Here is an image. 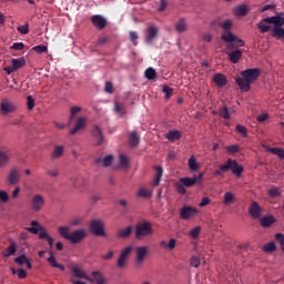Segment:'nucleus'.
<instances>
[{"label": "nucleus", "mask_w": 284, "mask_h": 284, "mask_svg": "<svg viewBox=\"0 0 284 284\" xmlns=\"http://www.w3.org/2000/svg\"><path fill=\"white\" fill-rule=\"evenodd\" d=\"M27 232H30V234H39L40 241L45 240L49 244L50 250L54 247V239L52 236H49V234L45 232V227L41 225L37 221H31V226L26 227Z\"/></svg>", "instance_id": "f257e3e1"}, {"label": "nucleus", "mask_w": 284, "mask_h": 284, "mask_svg": "<svg viewBox=\"0 0 284 284\" xmlns=\"http://www.w3.org/2000/svg\"><path fill=\"white\" fill-rule=\"evenodd\" d=\"M154 234V230L152 229V223L150 222H139L135 225V239L141 241V239H145V236H152Z\"/></svg>", "instance_id": "f03ea898"}, {"label": "nucleus", "mask_w": 284, "mask_h": 284, "mask_svg": "<svg viewBox=\"0 0 284 284\" xmlns=\"http://www.w3.org/2000/svg\"><path fill=\"white\" fill-rule=\"evenodd\" d=\"M89 230L91 234H94V236H108L103 222L99 220L91 221Z\"/></svg>", "instance_id": "7ed1b4c3"}, {"label": "nucleus", "mask_w": 284, "mask_h": 284, "mask_svg": "<svg viewBox=\"0 0 284 284\" xmlns=\"http://www.w3.org/2000/svg\"><path fill=\"white\" fill-rule=\"evenodd\" d=\"M0 112L2 116H8V114H12L17 112V105L12 103L9 99H2L0 103Z\"/></svg>", "instance_id": "20e7f679"}, {"label": "nucleus", "mask_w": 284, "mask_h": 284, "mask_svg": "<svg viewBox=\"0 0 284 284\" xmlns=\"http://www.w3.org/2000/svg\"><path fill=\"white\" fill-rule=\"evenodd\" d=\"M222 170H231L235 176H241V174H243V166L239 165V162L232 159H229L222 164Z\"/></svg>", "instance_id": "39448f33"}, {"label": "nucleus", "mask_w": 284, "mask_h": 284, "mask_svg": "<svg viewBox=\"0 0 284 284\" xmlns=\"http://www.w3.org/2000/svg\"><path fill=\"white\" fill-rule=\"evenodd\" d=\"M148 256V246H138L135 248V267H143L145 257Z\"/></svg>", "instance_id": "423d86ee"}, {"label": "nucleus", "mask_w": 284, "mask_h": 284, "mask_svg": "<svg viewBox=\"0 0 284 284\" xmlns=\"http://www.w3.org/2000/svg\"><path fill=\"white\" fill-rule=\"evenodd\" d=\"M19 181H21V170L17 166H13L7 175V183L8 185L12 186L17 185Z\"/></svg>", "instance_id": "0eeeda50"}, {"label": "nucleus", "mask_w": 284, "mask_h": 284, "mask_svg": "<svg viewBox=\"0 0 284 284\" xmlns=\"http://www.w3.org/2000/svg\"><path fill=\"white\" fill-rule=\"evenodd\" d=\"M199 214V209L193 206H183L180 210V219L183 221H190V219H194Z\"/></svg>", "instance_id": "6e6552de"}, {"label": "nucleus", "mask_w": 284, "mask_h": 284, "mask_svg": "<svg viewBox=\"0 0 284 284\" xmlns=\"http://www.w3.org/2000/svg\"><path fill=\"white\" fill-rule=\"evenodd\" d=\"M45 205V197L41 194H36L31 199V210L33 212H41Z\"/></svg>", "instance_id": "1a4fd4ad"}, {"label": "nucleus", "mask_w": 284, "mask_h": 284, "mask_svg": "<svg viewBox=\"0 0 284 284\" xmlns=\"http://www.w3.org/2000/svg\"><path fill=\"white\" fill-rule=\"evenodd\" d=\"M26 65V59H12L11 65L6 67L3 70L7 72V74H12V72H17V70H21Z\"/></svg>", "instance_id": "9d476101"}, {"label": "nucleus", "mask_w": 284, "mask_h": 284, "mask_svg": "<svg viewBox=\"0 0 284 284\" xmlns=\"http://www.w3.org/2000/svg\"><path fill=\"white\" fill-rule=\"evenodd\" d=\"M241 77L250 81L251 83H254L258 77H261V69L252 68V69H246L241 72Z\"/></svg>", "instance_id": "9b49d317"}, {"label": "nucleus", "mask_w": 284, "mask_h": 284, "mask_svg": "<svg viewBox=\"0 0 284 284\" xmlns=\"http://www.w3.org/2000/svg\"><path fill=\"white\" fill-rule=\"evenodd\" d=\"M87 236H88V233L85 232V230L80 229L71 233L69 241L73 245H77V243H81V241H83V239H87Z\"/></svg>", "instance_id": "f8f14e48"}, {"label": "nucleus", "mask_w": 284, "mask_h": 284, "mask_svg": "<svg viewBox=\"0 0 284 284\" xmlns=\"http://www.w3.org/2000/svg\"><path fill=\"white\" fill-rule=\"evenodd\" d=\"M132 246H126L123 248L120 253V256L118 258V267L123 268L125 267V264L128 263V258L130 257V254H132Z\"/></svg>", "instance_id": "ddd939ff"}, {"label": "nucleus", "mask_w": 284, "mask_h": 284, "mask_svg": "<svg viewBox=\"0 0 284 284\" xmlns=\"http://www.w3.org/2000/svg\"><path fill=\"white\" fill-rule=\"evenodd\" d=\"M222 39L225 41V43H237L239 47L245 45V42L242 39H239L230 31H224Z\"/></svg>", "instance_id": "4468645a"}, {"label": "nucleus", "mask_w": 284, "mask_h": 284, "mask_svg": "<svg viewBox=\"0 0 284 284\" xmlns=\"http://www.w3.org/2000/svg\"><path fill=\"white\" fill-rule=\"evenodd\" d=\"M89 283H95V284H106L108 280H105V276L101 271H93L91 272V277L89 276V280H87Z\"/></svg>", "instance_id": "2eb2a0df"}, {"label": "nucleus", "mask_w": 284, "mask_h": 284, "mask_svg": "<svg viewBox=\"0 0 284 284\" xmlns=\"http://www.w3.org/2000/svg\"><path fill=\"white\" fill-rule=\"evenodd\" d=\"M91 23H93L94 28L98 30H104L108 26V20L103 16L95 14L91 17Z\"/></svg>", "instance_id": "dca6fc26"}, {"label": "nucleus", "mask_w": 284, "mask_h": 284, "mask_svg": "<svg viewBox=\"0 0 284 284\" xmlns=\"http://www.w3.org/2000/svg\"><path fill=\"white\" fill-rule=\"evenodd\" d=\"M272 24L274 22L272 21V17L264 18L257 23V28L260 29V32L262 34H265V32H270L272 30Z\"/></svg>", "instance_id": "f3484780"}, {"label": "nucleus", "mask_w": 284, "mask_h": 284, "mask_svg": "<svg viewBox=\"0 0 284 284\" xmlns=\"http://www.w3.org/2000/svg\"><path fill=\"white\" fill-rule=\"evenodd\" d=\"M248 214L252 219H261V215L263 214V209H261V205H258L257 202H252L248 205Z\"/></svg>", "instance_id": "a211bd4d"}, {"label": "nucleus", "mask_w": 284, "mask_h": 284, "mask_svg": "<svg viewBox=\"0 0 284 284\" xmlns=\"http://www.w3.org/2000/svg\"><path fill=\"white\" fill-rule=\"evenodd\" d=\"M159 36V28L156 26H151L146 29L145 43H152L155 37Z\"/></svg>", "instance_id": "6ab92c4d"}, {"label": "nucleus", "mask_w": 284, "mask_h": 284, "mask_svg": "<svg viewBox=\"0 0 284 284\" xmlns=\"http://www.w3.org/2000/svg\"><path fill=\"white\" fill-rule=\"evenodd\" d=\"M235 83H237V85H239L240 90H242V92H250V85L252 84V82L250 80L245 79L244 77L236 78Z\"/></svg>", "instance_id": "aec40b11"}, {"label": "nucleus", "mask_w": 284, "mask_h": 284, "mask_svg": "<svg viewBox=\"0 0 284 284\" xmlns=\"http://www.w3.org/2000/svg\"><path fill=\"white\" fill-rule=\"evenodd\" d=\"M213 81L217 85V88H225L227 85V78L223 73H215L213 75Z\"/></svg>", "instance_id": "412c9836"}, {"label": "nucleus", "mask_w": 284, "mask_h": 284, "mask_svg": "<svg viewBox=\"0 0 284 284\" xmlns=\"http://www.w3.org/2000/svg\"><path fill=\"white\" fill-rule=\"evenodd\" d=\"M71 272L75 278H84V281L90 280V276L79 266H72Z\"/></svg>", "instance_id": "4be33fe9"}, {"label": "nucleus", "mask_w": 284, "mask_h": 284, "mask_svg": "<svg viewBox=\"0 0 284 284\" xmlns=\"http://www.w3.org/2000/svg\"><path fill=\"white\" fill-rule=\"evenodd\" d=\"M85 123H88V119L80 116L75 121V125L74 128L70 131L71 135L77 134V132H79V130H82V128H85Z\"/></svg>", "instance_id": "5701e85b"}, {"label": "nucleus", "mask_w": 284, "mask_h": 284, "mask_svg": "<svg viewBox=\"0 0 284 284\" xmlns=\"http://www.w3.org/2000/svg\"><path fill=\"white\" fill-rule=\"evenodd\" d=\"M92 136L95 138L97 144L95 145H101L103 143L104 138H103V131L99 125H94L92 129Z\"/></svg>", "instance_id": "b1692460"}, {"label": "nucleus", "mask_w": 284, "mask_h": 284, "mask_svg": "<svg viewBox=\"0 0 284 284\" xmlns=\"http://www.w3.org/2000/svg\"><path fill=\"white\" fill-rule=\"evenodd\" d=\"M50 256L48 257V263H50L51 267H57L58 270H61V272H65V266L63 264H60L57 262V257H54V252H49Z\"/></svg>", "instance_id": "393cba45"}, {"label": "nucleus", "mask_w": 284, "mask_h": 284, "mask_svg": "<svg viewBox=\"0 0 284 284\" xmlns=\"http://www.w3.org/2000/svg\"><path fill=\"white\" fill-rule=\"evenodd\" d=\"M10 156H12L10 151H0V168H6L10 163Z\"/></svg>", "instance_id": "a878e982"}, {"label": "nucleus", "mask_w": 284, "mask_h": 284, "mask_svg": "<svg viewBox=\"0 0 284 284\" xmlns=\"http://www.w3.org/2000/svg\"><path fill=\"white\" fill-rule=\"evenodd\" d=\"M242 57H243V51L235 50L229 54V61H231V63H239Z\"/></svg>", "instance_id": "bb28decb"}, {"label": "nucleus", "mask_w": 284, "mask_h": 284, "mask_svg": "<svg viewBox=\"0 0 284 284\" xmlns=\"http://www.w3.org/2000/svg\"><path fill=\"white\" fill-rule=\"evenodd\" d=\"M274 223H276V217H274V215L264 216L261 219L262 227H271L274 225Z\"/></svg>", "instance_id": "cd10ccee"}, {"label": "nucleus", "mask_w": 284, "mask_h": 284, "mask_svg": "<svg viewBox=\"0 0 284 284\" xmlns=\"http://www.w3.org/2000/svg\"><path fill=\"white\" fill-rule=\"evenodd\" d=\"M175 30L176 32H185V30H187V20H185V18H181L180 20H178V22L175 23Z\"/></svg>", "instance_id": "c85d7f7f"}, {"label": "nucleus", "mask_w": 284, "mask_h": 284, "mask_svg": "<svg viewBox=\"0 0 284 284\" xmlns=\"http://www.w3.org/2000/svg\"><path fill=\"white\" fill-rule=\"evenodd\" d=\"M63 152H65L63 145H55L53 152L51 153V159H61V156H63Z\"/></svg>", "instance_id": "c756f323"}, {"label": "nucleus", "mask_w": 284, "mask_h": 284, "mask_svg": "<svg viewBox=\"0 0 284 284\" xmlns=\"http://www.w3.org/2000/svg\"><path fill=\"white\" fill-rule=\"evenodd\" d=\"M196 178H181L180 183L184 185V187H194L196 185Z\"/></svg>", "instance_id": "7c9ffc66"}, {"label": "nucleus", "mask_w": 284, "mask_h": 284, "mask_svg": "<svg viewBox=\"0 0 284 284\" xmlns=\"http://www.w3.org/2000/svg\"><path fill=\"white\" fill-rule=\"evenodd\" d=\"M165 139H168L171 142L179 141V139H181V131L179 130L169 131L165 134Z\"/></svg>", "instance_id": "2f4dec72"}, {"label": "nucleus", "mask_w": 284, "mask_h": 284, "mask_svg": "<svg viewBox=\"0 0 284 284\" xmlns=\"http://www.w3.org/2000/svg\"><path fill=\"white\" fill-rule=\"evenodd\" d=\"M58 233L62 239H65V241H70V226H59Z\"/></svg>", "instance_id": "473e14b6"}, {"label": "nucleus", "mask_w": 284, "mask_h": 284, "mask_svg": "<svg viewBox=\"0 0 284 284\" xmlns=\"http://www.w3.org/2000/svg\"><path fill=\"white\" fill-rule=\"evenodd\" d=\"M132 234V226H128L126 229H121L116 232L118 239H128Z\"/></svg>", "instance_id": "72a5a7b5"}, {"label": "nucleus", "mask_w": 284, "mask_h": 284, "mask_svg": "<svg viewBox=\"0 0 284 284\" xmlns=\"http://www.w3.org/2000/svg\"><path fill=\"white\" fill-rule=\"evenodd\" d=\"M154 170L156 171V174L153 179V185L156 186L161 183V178L163 176V168L155 166Z\"/></svg>", "instance_id": "f704fd0d"}, {"label": "nucleus", "mask_w": 284, "mask_h": 284, "mask_svg": "<svg viewBox=\"0 0 284 284\" xmlns=\"http://www.w3.org/2000/svg\"><path fill=\"white\" fill-rule=\"evenodd\" d=\"M141 139L139 138V135L136 134V132H131L130 136H129V143L131 145V148H136V145H139Z\"/></svg>", "instance_id": "c9c22d12"}, {"label": "nucleus", "mask_w": 284, "mask_h": 284, "mask_svg": "<svg viewBox=\"0 0 284 284\" xmlns=\"http://www.w3.org/2000/svg\"><path fill=\"white\" fill-rule=\"evenodd\" d=\"M13 254H17V243L11 242L8 248L6 250V253L3 254V256L8 258L10 256H13Z\"/></svg>", "instance_id": "e433bc0d"}, {"label": "nucleus", "mask_w": 284, "mask_h": 284, "mask_svg": "<svg viewBox=\"0 0 284 284\" xmlns=\"http://www.w3.org/2000/svg\"><path fill=\"white\" fill-rule=\"evenodd\" d=\"M144 77L145 79H148L149 81H154V79H156V70H154V68L150 67L144 71Z\"/></svg>", "instance_id": "4c0bfd02"}, {"label": "nucleus", "mask_w": 284, "mask_h": 284, "mask_svg": "<svg viewBox=\"0 0 284 284\" xmlns=\"http://www.w3.org/2000/svg\"><path fill=\"white\" fill-rule=\"evenodd\" d=\"M268 151L281 159V161L284 160V149L283 148H270Z\"/></svg>", "instance_id": "58836bf2"}, {"label": "nucleus", "mask_w": 284, "mask_h": 284, "mask_svg": "<svg viewBox=\"0 0 284 284\" xmlns=\"http://www.w3.org/2000/svg\"><path fill=\"white\" fill-rule=\"evenodd\" d=\"M136 196L139 199H150V196H152V192H150L148 189L145 187H140L138 193H136Z\"/></svg>", "instance_id": "ea45409f"}, {"label": "nucleus", "mask_w": 284, "mask_h": 284, "mask_svg": "<svg viewBox=\"0 0 284 284\" xmlns=\"http://www.w3.org/2000/svg\"><path fill=\"white\" fill-rule=\"evenodd\" d=\"M271 21L273 22V26L275 28H281L282 26H284V18L281 16L271 17Z\"/></svg>", "instance_id": "a19ab883"}, {"label": "nucleus", "mask_w": 284, "mask_h": 284, "mask_svg": "<svg viewBox=\"0 0 284 284\" xmlns=\"http://www.w3.org/2000/svg\"><path fill=\"white\" fill-rule=\"evenodd\" d=\"M234 201H236V197L234 196V194L232 192H226L224 194V205H232V203H234Z\"/></svg>", "instance_id": "79ce46f5"}, {"label": "nucleus", "mask_w": 284, "mask_h": 284, "mask_svg": "<svg viewBox=\"0 0 284 284\" xmlns=\"http://www.w3.org/2000/svg\"><path fill=\"white\" fill-rule=\"evenodd\" d=\"M272 37H274L275 39H284V29L281 27H274Z\"/></svg>", "instance_id": "37998d69"}, {"label": "nucleus", "mask_w": 284, "mask_h": 284, "mask_svg": "<svg viewBox=\"0 0 284 284\" xmlns=\"http://www.w3.org/2000/svg\"><path fill=\"white\" fill-rule=\"evenodd\" d=\"M189 169L191 172H196V170H199V162H196V156L192 155L189 159Z\"/></svg>", "instance_id": "c03bdc74"}, {"label": "nucleus", "mask_w": 284, "mask_h": 284, "mask_svg": "<svg viewBox=\"0 0 284 284\" xmlns=\"http://www.w3.org/2000/svg\"><path fill=\"white\" fill-rule=\"evenodd\" d=\"M235 17H245V14H247V6L245 4H242V6H239L235 11Z\"/></svg>", "instance_id": "a18cd8bd"}, {"label": "nucleus", "mask_w": 284, "mask_h": 284, "mask_svg": "<svg viewBox=\"0 0 284 284\" xmlns=\"http://www.w3.org/2000/svg\"><path fill=\"white\" fill-rule=\"evenodd\" d=\"M119 161H120V168L122 169L130 168V160H128V156H125L124 154H120Z\"/></svg>", "instance_id": "49530a36"}, {"label": "nucleus", "mask_w": 284, "mask_h": 284, "mask_svg": "<svg viewBox=\"0 0 284 284\" xmlns=\"http://www.w3.org/2000/svg\"><path fill=\"white\" fill-rule=\"evenodd\" d=\"M235 130L243 139H247V128L245 125L237 124Z\"/></svg>", "instance_id": "de8ad7c7"}, {"label": "nucleus", "mask_w": 284, "mask_h": 284, "mask_svg": "<svg viewBox=\"0 0 284 284\" xmlns=\"http://www.w3.org/2000/svg\"><path fill=\"white\" fill-rule=\"evenodd\" d=\"M114 111L118 113V114H125V105L119 103V102H114Z\"/></svg>", "instance_id": "09e8293b"}, {"label": "nucleus", "mask_w": 284, "mask_h": 284, "mask_svg": "<svg viewBox=\"0 0 284 284\" xmlns=\"http://www.w3.org/2000/svg\"><path fill=\"white\" fill-rule=\"evenodd\" d=\"M112 161H114V156L113 155L104 156L103 160H102L103 168H110V165H112Z\"/></svg>", "instance_id": "8fccbe9b"}, {"label": "nucleus", "mask_w": 284, "mask_h": 284, "mask_svg": "<svg viewBox=\"0 0 284 284\" xmlns=\"http://www.w3.org/2000/svg\"><path fill=\"white\" fill-rule=\"evenodd\" d=\"M28 256H26V254H22L18 257L14 258V263H17L18 265H26V263H28Z\"/></svg>", "instance_id": "3c124183"}, {"label": "nucleus", "mask_w": 284, "mask_h": 284, "mask_svg": "<svg viewBox=\"0 0 284 284\" xmlns=\"http://www.w3.org/2000/svg\"><path fill=\"white\" fill-rule=\"evenodd\" d=\"M267 194L271 196V199H276V196H281V191L278 187H272L268 190Z\"/></svg>", "instance_id": "603ef678"}, {"label": "nucleus", "mask_w": 284, "mask_h": 284, "mask_svg": "<svg viewBox=\"0 0 284 284\" xmlns=\"http://www.w3.org/2000/svg\"><path fill=\"white\" fill-rule=\"evenodd\" d=\"M162 92L165 94V99H170V97H172V94H174V89H172L168 85H163Z\"/></svg>", "instance_id": "864d4df0"}, {"label": "nucleus", "mask_w": 284, "mask_h": 284, "mask_svg": "<svg viewBox=\"0 0 284 284\" xmlns=\"http://www.w3.org/2000/svg\"><path fill=\"white\" fill-rule=\"evenodd\" d=\"M220 116L225 120L230 119V109H227L226 106H222L220 109Z\"/></svg>", "instance_id": "5fc2aeb1"}, {"label": "nucleus", "mask_w": 284, "mask_h": 284, "mask_svg": "<svg viewBox=\"0 0 284 284\" xmlns=\"http://www.w3.org/2000/svg\"><path fill=\"white\" fill-rule=\"evenodd\" d=\"M79 112H81V106H72L70 109V123L72 122V119L79 114Z\"/></svg>", "instance_id": "6e6d98bb"}, {"label": "nucleus", "mask_w": 284, "mask_h": 284, "mask_svg": "<svg viewBox=\"0 0 284 284\" xmlns=\"http://www.w3.org/2000/svg\"><path fill=\"white\" fill-rule=\"evenodd\" d=\"M191 267H200L201 258L199 256H192L190 260Z\"/></svg>", "instance_id": "4d7b16f0"}, {"label": "nucleus", "mask_w": 284, "mask_h": 284, "mask_svg": "<svg viewBox=\"0 0 284 284\" xmlns=\"http://www.w3.org/2000/svg\"><path fill=\"white\" fill-rule=\"evenodd\" d=\"M199 234H201V226H195L190 231L191 239H199Z\"/></svg>", "instance_id": "13d9d810"}, {"label": "nucleus", "mask_w": 284, "mask_h": 284, "mask_svg": "<svg viewBox=\"0 0 284 284\" xmlns=\"http://www.w3.org/2000/svg\"><path fill=\"white\" fill-rule=\"evenodd\" d=\"M33 52H37L38 54H43V52L48 51V47L47 45H36L32 48Z\"/></svg>", "instance_id": "bf43d9fd"}, {"label": "nucleus", "mask_w": 284, "mask_h": 284, "mask_svg": "<svg viewBox=\"0 0 284 284\" xmlns=\"http://www.w3.org/2000/svg\"><path fill=\"white\" fill-rule=\"evenodd\" d=\"M8 201H10V195H8V192L0 190V202L8 203Z\"/></svg>", "instance_id": "052dcab7"}, {"label": "nucleus", "mask_w": 284, "mask_h": 284, "mask_svg": "<svg viewBox=\"0 0 284 284\" xmlns=\"http://www.w3.org/2000/svg\"><path fill=\"white\" fill-rule=\"evenodd\" d=\"M175 190L179 194H185L187 192V190H185V184L181 182L175 183Z\"/></svg>", "instance_id": "680f3d73"}, {"label": "nucleus", "mask_w": 284, "mask_h": 284, "mask_svg": "<svg viewBox=\"0 0 284 284\" xmlns=\"http://www.w3.org/2000/svg\"><path fill=\"white\" fill-rule=\"evenodd\" d=\"M129 34L133 45H139V42L136 41L139 39V33H136L135 31H130Z\"/></svg>", "instance_id": "e2e57ef3"}, {"label": "nucleus", "mask_w": 284, "mask_h": 284, "mask_svg": "<svg viewBox=\"0 0 284 284\" xmlns=\"http://www.w3.org/2000/svg\"><path fill=\"white\" fill-rule=\"evenodd\" d=\"M17 30L18 32H20V34H28L30 32L28 23H26L24 26L17 27Z\"/></svg>", "instance_id": "0e129e2a"}, {"label": "nucleus", "mask_w": 284, "mask_h": 284, "mask_svg": "<svg viewBox=\"0 0 284 284\" xmlns=\"http://www.w3.org/2000/svg\"><path fill=\"white\" fill-rule=\"evenodd\" d=\"M263 250L265 252H275L276 251V244H274V242L267 243L266 245L263 246Z\"/></svg>", "instance_id": "69168bd1"}, {"label": "nucleus", "mask_w": 284, "mask_h": 284, "mask_svg": "<svg viewBox=\"0 0 284 284\" xmlns=\"http://www.w3.org/2000/svg\"><path fill=\"white\" fill-rule=\"evenodd\" d=\"M27 108L28 110H34V100L32 99V95L27 97Z\"/></svg>", "instance_id": "338daca9"}, {"label": "nucleus", "mask_w": 284, "mask_h": 284, "mask_svg": "<svg viewBox=\"0 0 284 284\" xmlns=\"http://www.w3.org/2000/svg\"><path fill=\"white\" fill-rule=\"evenodd\" d=\"M275 241H277V243H280L281 247L284 246V235L283 233H276L275 234Z\"/></svg>", "instance_id": "774afa93"}]
</instances>
